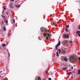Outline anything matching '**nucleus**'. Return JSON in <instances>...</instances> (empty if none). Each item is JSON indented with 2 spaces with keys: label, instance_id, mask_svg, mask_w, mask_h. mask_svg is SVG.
<instances>
[{
  "label": "nucleus",
  "instance_id": "nucleus-1",
  "mask_svg": "<svg viewBox=\"0 0 80 80\" xmlns=\"http://www.w3.org/2000/svg\"><path fill=\"white\" fill-rule=\"evenodd\" d=\"M40 30L42 32V33H43V35L44 37H46L47 40H48V38H50L51 37H50L51 35L48 33H49V31L48 30H47V29L44 28L43 27H42L40 28Z\"/></svg>",
  "mask_w": 80,
  "mask_h": 80
},
{
  "label": "nucleus",
  "instance_id": "nucleus-2",
  "mask_svg": "<svg viewBox=\"0 0 80 80\" xmlns=\"http://www.w3.org/2000/svg\"><path fill=\"white\" fill-rule=\"evenodd\" d=\"M69 58L72 62L73 63H75L77 62V55H72L71 56H70Z\"/></svg>",
  "mask_w": 80,
  "mask_h": 80
},
{
  "label": "nucleus",
  "instance_id": "nucleus-3",
  "mask_svg": "<svg viewBox=\"0 0 80 80\" xmlns=\"http://www.w3.org/2000/svg\"><path fill=\"white\" fill-rule=\"evenodd\" d=\"M60 41H59L58 44L55 46V48L56 50H61L60 49H58V46H60Z\"/></svg>",
  "mask_w": 80,
  "mask_h": 80
},
{
  "label": "nucleus",
  "instance_id": "nucleus-4",
  "mask_svg": "<svg viewBox=\"0 0 80 80\" xmlns=\"http://www.w3.org/2000/svg\"><path fill=\"white\" fill-rule=\"evenodd\" d=\"M62 53V54H63V55H65L66 53L65 51V50H59V54L60 53Z\"/></svg>",
  "mask_w": 80,
  "mask_h": 80
},
{
  "label": "nucleus",
  "instance_id": "nucleus-5",
  "mask_svg": "<svg viewBox=\"0 0 80 80\" xmlns=\"http://www.w3.org/2000/svg\"><path fill=\"white\" fill-rule=\"evenodd\" d=\"M9 7L10 8H14V6L13 5V3H10L9 5Z\"/></svg>",
  "mask_w": 80,
  "mask_h": 80
},
{
  "label": "nucleus",
  "instance_id": "nucleus-6",
  "mask_svg": "<svg viewBox=\"0 0 80 80\" xmlns=\"http://www.w3.org/2000/svg\"><path fill=\"white\" fill-rule=\"evenodd\" d=\"M68 42V41H67V40H64L63 42V43H64V44H65V43H67Z\"/></svg>",
  "mask_w": 80,
  "mask_h": 80
},
{
  "label": "nucleus",
  "instance_id": "nucleus-7",
  "mask_svg": "<svg viewBox=\"0 0 80 80\" xmlns=\"http://www.w3.org/2000/svg\"><path fill=\"white\" fill-rule=\"evenodd\" d=\"M64 38H68V35H67L66 34H64L63 35Z\"/></svg>",
  "mask_w": 80,
  "mask_h": 80
},
{
  "label": "nucleus",
  "instance_id": "nucleus-8",
  "mask_svg": "<svg viewBox=\"0 0 80 80\" xmlns=\"http://www.w3.org/2000/svg\"><path fill=\"white\" fill-rule=\"evenodd\" d=\"M51 25H52V26H53V25H55L56 24V23H55V22H52L51 23Z\"/></svg>",
  "mask_w": 80,
  "mask_h": 80
},
{
  "label": "nucleus",
  "instance_id": "nucleus-9",
  "mask_svg": "<svg viewBox=\"0 0 80 80\" xmlns=\"http://www.w3.org/2000/svg\"><path fill=\"white\" fill-rule=\"evenodd\" d=\"M62 70H63L65 71L67 70V67H64V68H62Z\"/></svg>",
  "mask_w": 80,
  "mask_h": 80
},
{
  "label": "nucleus",
  "instance_id": "nucleus-10",
  "mask_svg": "<svg viewBox=\"0 0 80 80\" xmlns=\"http://www.w3.org/2000/svg\"><path fill=\"white\" fill-rule=\"evenodd\" d=\"M76 33L78 35L79 37H80V34L79 33V31H78L77 32H76Z\"/></svg>",
  "mask_w": 80,
  "mask_h": 80
},
{
  "label": "nucleus",
  "instance_id": "nucleus-11",
  "mask_svg": "<svg viewBox=\"0 0 80 80\" xmlns=\"http://www.w3.org/2000/svg\"><path fill=\"white\" fill-rule=\"evenodd\" d=\"M15 7L17 8H19V7H20V5H15Z\"/></svg>",
  "mask_w": 80,
  "mask_h": 80
},
{
  "label": "nucleus",
  "instance_id": "nucleus-12",
  "mask_svg": "<svg viewBox=\"0 0 80 80\" xmlns=\"http://www.w3.org/2000/svg\"><path fill=\"white\" fill-rule=\"evenodd\" d=\"M63 59L64 61H65L66 62H67L68 61V60L66 58H64Z\"/></svg>",
  "mask_w": 80,
  "mask_h": 80
},
{
  "label": "nucleus",
  "instance_id": "nucleus-13",
  "mask_svg": "<svg viewBox=\"0 0 80 80\" xmlns=\"http://www.w3.org/2000/svg\"><path fill=\"white\" fill-rule=\"evenodd\" d=\"M80 69H79L78 71V75H80Z\"/></svg>",
  "mask_w": 80,
  "mask_h": 80
},
{
  "label": "nucleus",
  "instance_id": "nucleus-14",
  "mask_svg": "<svg viewBox=\"0 0 80 80\" xmlns=\"http://www.w3.org/2000/svg\"><path fill=\"white\" fill-rule=\"evenodd\" d=\"M3 29L4 31H6V28H5V26H4L3 27Z\"/></svg>",
  "mask_w": 80,
  "mask_h": 80
},
{
  "label": "nucleus",
  "instance_id": "nucleus-15",
  "mask_svg": "<svg viewBox=\"0 0 80 80\" xmlns=\"http://www.w3.org/2000/svg\"><path fill=\"white\" fill-rule=\"evenodd\" d=\"M65 27L66 28H69V25H67Z\"/></svg>",
  "mask_w": 80,
  "mask_h": 80
},
{
  "label": "nucleus",
  "instance_id": "nucleus-16",
  "mask_svg": "<svg viewBox=\"0 0 80 80\" xmlns=\"http://www.w3.org/2000/svg\"><path fill=\"white\" fill-rule=\"evenodd\" d=\"M49 70V69H47V70L46 71V73H48V72Z\"/></svg>",
  "mask_w": 80,
  "mask_h": 80
},
{
  "label": "nucleus",
  "instance_id": "nucleus-17",
  "mask_svg": "<svg viewBox=\"0 0 80 80\" xmlns=\"http://www.w3.org/2000/svg\"><path fill=\"white\" fill-rule=\"evenodd\" d=\"M12 21L14 24L15 23V19L12 20Z\"/></svg>",
  "mask_w": 80,
  "mask_h": 80
},
{
  "label": "nucleus",
  "instance_id": "nucleus-18",
  "mask_svg": "<svg viewBox=\"0 0 80 80\" xmlns=\"http://www.w3.org/2000/svg\"><path fill=\"white\" fill-rule=\"evenodd\" d=\"M71 73H72V72H69L68 73V75H70V74Z\"/></svg>",
  "mask_w": 80,
  "mask_h": 80
},
{
  "label": "nucleus",
  "instance_id": "nucleus-19",
  "mask_svg": "<svg viewBox=\"0 0 80 80\" xmlns=\"http://www.w3.org/2000/svg\"><path fill=\"white\" fill-rule=\"evenodd\" d=\"M4 22H6V23H7V24L8 23V21H7V20H4Z\"/></svg>",
  "mask_w": 80,
  "mask_h": 80
},
{
  "label": "nucleus",
  "instance_id": "nucleus-20",
  "mask_svg": "<svg viewBox=\"0 0 80 80\" xmlns=\"http://www.w3.org/2000/svg\"><path fill=\"white\" fill-rule=\"evenodd\" d=\"M56 54H57V55L58 57H59V55H58V52H56Z\"/></svg>",
  "mask_w": 80,
  "mask_h": 80
},
{
  "label": "nucleus",
  "instance_id": "nucleus-21",
  "mask_svg": "<svg viewBox=\"0 0 80 80\" xmlns=\"http://www.w3.org/2000/svg\"><path fill=\"white\" fill-rule=\"evenodd\" d=\"M2 45L3 47H5V46H6V45L5 44H2Z\"/></svg>",
  "mask_w": 80,
  "mask_h": 80
},
{
  "label": "nucleus",
  "instance_id": "nucleus-22",
  "mask_svg": "<svg viewBox=\"0 0 80 80\" xmlns=\"http://www.w3.org/2000/svg\"><path fill=\"white\" fill-rule=\"evenodd\" d=\"M66 32H68V29H67V28H65V29Z\"/></svg>",
  "mask_w": 80,
  "mask_h": 80
},
{
  "label": "nucleus",
  "instance_id": "nucleus-23",
  "mask_svg": "<svg viewBox=\"0 0 80 80\" xmlns=\"http://www.w3.org/2000/svg\"><path fill=\"white\" fill-rule=\"evenodd\" d=\"M11 35V33L8 34V37H10V36Z\"/></svg>",
  "mask_w": 80,
  "mask_h": 80
},
{
  "label": "nucleus",
  "instance_id": "nucleus-24",
  "mask_svg": "<svg viewBox=\"0 0 80 80\" xmlns=\"http://www.w3.org/2000/svg\"><path fill=\"white\" fill-rule=\"evenodd\" d=\"M6 14L7 15H8V12H6Z\"/></svg>",
  "mask_w": 80,
  "mask_h": 80
},
{
  "label": "nucleus",
  "instance_id": "nucleus-25",
  "mask_svg": "<svg viewBox=\"0 0 80 80\" xmlns=\"http://www.w3.org/2000/svg\"><path fill=\"white\" fill-rule=\"evenodd\" d=\"M69 42L70 43H72V41H69Z\"/></svg>",
  "mask_w": 80,
  "mask_h": 80
},
{
  "label": "nucleus",
  "instance_id": "nucleus-26",
  "mask_svg": "<svg viewBox=\"0 0 80 80\" xmlns=\"http://www.w3.org/2000/svg\"><path fill=\"white\" fill-rule=\"evenodd\" d=\"M1 22H2V24H3L4 23H3V21H1Z\"/></svg>",
  "mask_w": 80,
  "mask_h": 80
},
{
  "label": "nucleus",
  "instance_id": "nucleus-27",
  "mask_svg": "<svg viewBox=\"0 0 80 80\" xmlns=\"http://www.w3.org/2000/svg\"><path fill=\"white\" fill-rule=\"evenodd\" d=\"M48 79L49 80H52V79L51 78H49Z\"/></svg>",
  "mask_w": 80,
  "mask_h": 80
},
{
  "label": "nucleus",
  "instance_id": "nucleus-28",
  "mask_svg": "<svg viewBox=\"0 0 80 80\" xmlns=\"http://www.w3.org/2000/svg\"><path fill=\"white\" fill-rule=\"evenodd\" d=\"M14 0H10V1H11V2H14Z\"/></svg>",
  "mask_w": 80,
  "mask_h": 80
},
{
  "label": "nucleus",
  "instance_id": "nucleus-29",
  "mask_svg": "<svg viewBox=\"0 0 80 80\" xmlns=\"http://www.w3.org/2000/svg\"><path fill=\"white\" fill-rule=\"evenodd\" d=\"M71 68H72V70H73V67H71Z\"/></svg>",
  "mask_w": 80,
  "mask_h": 80
},
{
  "label": "nucleus",
  "instance_id": "nucleus-30",
  "mask_svg": "<svg viewBox=\"0 0 80 80\" xmlns=\"http://www.w3.org/2000/svg\"><path fill=\"white\" fill-rule=\"evenodd\" d=\"M3 8L4 9V10H6V8H5L4 7H3Z\"/></svg>",
  "mask_w": 80,
  "mask_h": 80
},
{
  "label": "nucleus",
  "instance_id": "nucleus-31",
  "mask_svg": "<svg viewBox=\"0 0 80 80\" xmlns=\"http://www.w3.org/2000/svg\"><path fill=\"white\" fill-rule=\"evenodd\" d=\"M78 29H79V30H80V27H78Z\"/></svg>",
  "mask_w": 80,
  "mask_h": 80
},
{
  "label": "nucleus",
  "instance_id": "nucleus-32",
  "mask_svg": "<svg viewBox=\"0 0 80 80\" xmlns=\"http://www.w3.org/2000/svg\"><path fill=\"white\" fill-rule=\"evenodd\" d=\"M2 17H3V18H5V16H2Z\"/></svg>",
  "mask_w": 80,
  "mask_h": 80
},
{
  "label": "nucleus",
  "instance_id": "nucleus-33",
  "mask_svg": "<svg viewBox=\"0 0 80 80\" xmlns=\"http://www.w3.org/2000/svg\"><path fill=\"white\" fill-rule=\"evenodd\" d=\"M3 11H5L4 10H3L2 13H3Z\"/></svg>",
  "mask_w": 80,
  "mask_h": 80
},
{
  "label": "nucleus",
  "instance_id": "nucleus-34",
  "mask_svg": "<svg viewBox=\"0 0 80 80\" xmlns=\"http://www.w3.org/2000/svg\"><path fill=\"white\" fill-rule=\"evenodd\" d=\"M9 57H10V53H9Z\"/></svg>",
  "mask_w": 80,
  "mask_h": 80
},
{
  "label": "nucleus",
  "instance_id": "nucleus-35",
  "mask_svg": "<svg viewBox=\"0 0 80 80\" xmlns=\"http://www.w3.org/2000/svg\"><path fill=\"white\" fill-rule=\"evenodd\" d=\"M2 71H0V73H2Z\"/></svg>",
  "mask_w": 80,
  "mask_h": 80
},
{
  "label": "nucleus",
  "instance_id": "nucleus-36",
  "mask_svg": "<svg viewBox=\"0 0 80 80\" xmlns=\"http://www.w3.org/2000/svg\"><path fill=\"white\" fill-rule=\"evenodd\" d=\"M43 80H46V79L45 78H43Z\"/></svg>",
  "mask_w": 80,
  "mask_h": 80
},
{
  "label": "nucleus",
  "instance_id": "nucleus-37",
  "mask_svg": "<svg viewBox=\"0 0 80 80\" xmlns=\"http://www.w3.org/2000/svg\"><path fill=\"white\" fill-rule=\"evenodd\" d=\"M68 22H70V21H68Z\"/></svg>",
  "mask_w": 80,
  "mask_h": 80
},
{
  "label": "nucleus",
  "instance_id": "nucleus-38",
  "mask_svg": "<svg viewBox=\"0 0 80 80\" xmlns=\"http://www.w3.org/2000/svg\"><path fill=\"white\" fill-rule=\"evenodd\" d=\"M69 72H70V71H71V70L69 69Z\"/></svg>",
  "mask_w": 80,
  "mask_h": 80
},
{
  "label": "nucleus",
  "instance_id": "nucleus-39",
  "mask_svg": "<svg viewBox=\"0 0 80 80\" xmlns=\"http://www.w3.org/2000/svg\"><path fill=\"white\" fill-rule=\"evenodd\" d=\"M62 50H64V49H62Z\"/></svg>",
  "mask_w": 80,
  "mask_h": 80
},
{
  "label": "nucleus",
  "instance_id": "nucleus-40",
  "mask_svg": "<svg viewBox=\"0 0 80 80\" xmlns=\"http://www.w3.org/2000/svg\"><path fill=\"white\" fill-rule=\"evenodd\" d=\"M79 33H80V31H79Z\"/></svg>",
  "mask_w": 80,
  "mask_h": 80
},
{
  "label": "nucleus",
  "instance_id": "nucleus-41",
  "mask_svg": "<svg viewBox=\"0 0 80 80\" xmlns=\"http://www.w3.org/2000/svg\"><path fill=\"white\" fill-rule=\"evenodd\" d=\"M2 27H3V26H2Z\"/></svg>",
  "mask_w": 80,
  "mask_h": 80
}]
</instances>
